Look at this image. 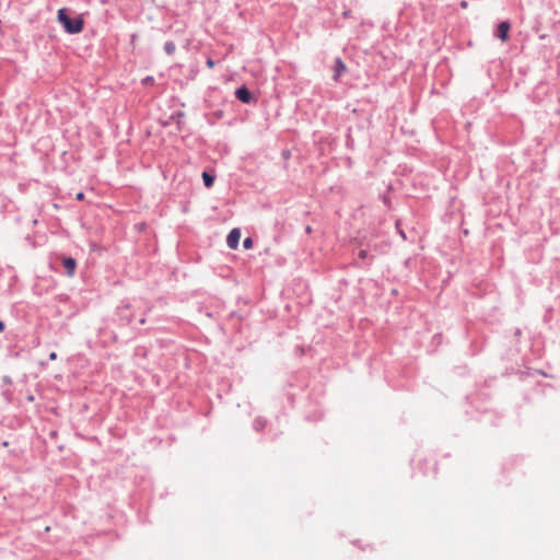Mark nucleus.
<instances>
[{
    "label": "nucleus",
    "instance_id": "nucleus-1",
    "mask_svg": "<svg viewBox=\"0 0 560 560\" xmlns=\"http://www.w3.org/2000/svg\"><path fill=\"white\" fill-rule=\"evenodd\" d=\"M58 21L69 34H78L83 30V20L81 18H77L74 20L70 19L66 9H60L58 11Z\"/></svg>",
    "mask_w": 560,
    "mask_h": 560
},
{
    "label": "nucleus",
    "instance_id": "nucleus-2",
    "mask_svg": "<svg viewBox=\"0 0 560 560\" xmlns=\"http://www.w3.org/2000/svg\"><path fill=\"white\" fill-rule=\"evenodd\" d=\"M240 238H241L240 229L235 228V229L231 230V232L229 233L228 238H226V243H228L229 247L232 249H236L238 246V243H240Z\"/></svg>",
    "mask_w": 560,
    "mask_h": 560
},
{
    "label": "nucleus",
    "instance_id": "nucleus-3",
    "mask_svg": "<svg viewBox=\"0 0 560 560\" xmlns=\"http://www.w3.org/2000/svg\"><path fill=\"white\" fill-rule=\"evenodd\" d=\"M510 23L504 21L498 25V37L504 43L509 39Z\"/></svg>",
    "mask_w": 560,
    "mask_h": 560
},
{
    "label": "nucleus",
    "instance_id": "nucleus-4",
    "mask_svg": "<svg viewBox=\"0 0 560 560\" xmlns=\"http://www.w3.org/2000/svg\"><path fill=\"white\" fill-rule=\"evenodd\" d=\"M235 95L242 103L247 104L252 101V93L245 86L238 88Z\"/></svg>",
    "mask_w": 560,
    "mask_h": 560
},
{
    "label": "nucleus",
    "instance_id": "nucleus-5",
    "mask_svg": "<svg viewBox=\"0 0 560 560\" xmlns=\"http://www.w3.org/2000/svg\"><path fill=\"white\" fill-rule=\"evenodd\" d=\"M62 265L66 269V272L69 277H72L74 275V271H75V267H77V262L73 258H65L63 261H62Z\"/></svg>",
    "mask_w": 560,
    "mask_h": 560
},
{
    "label": "nucleus",
    "instance_id": "nucleus-6",
    "mask_svg": "<svg viewBox=\"0 0 560 560\" xmlns=\"http://www.w3.org/2000/svg\"><path fill=\"white\" fill-rule=\"evenodd\" d=\"M347 67L341 59H337L335 62V75L334 79L338 80L339 77L346 71Z\"/></svg>",
    "mask_w": 560,
    "mask_h": 560
},
{
    "label": "nucleus",
    "instance_id": "nucleus-7",
    "mask_svg": "<svg viewBox=\"0 0 560 560\" xmlns=\"http://www.w3.org/2000/svg\"><path fill=\"white\" fill-rule=\"evenodd\" d=\"M202 179L207 188H210L214 183V176L210 175L208 172L202 173Z\"/></svg>",
    "mask_w": 560,
    "mask_h": 560
},
{
    "label": "nucleus",
    "instance_id": "nucleus-8",
    "mask_svg": "<svg viewBox=\"0 0 560 560\" xmlns=\"http://www.w3.org/2000/svg\"><path fill=\"white\" fill-rule=\"evenodd\" d=\"M243 246L246 249L252 248L253 247V240L250 237L245 238L244 242H243Z\"/></svg>",
    "mask_w": 560,
    "mask_h": 560
},
{
    "label": "nucleus",
    "instance_id": "nucleus-9",
    "mask_svg": "<svg viewBox=\"0 0 560 560\" xmlns=\"http://www.w3.org/2000/svg\"><path fill=\"white\" fill-rule=\"evenodd\" d=\"M359 257H360L361 259H365V258L368 257V252H366L365 249H361V250L359 252Z\"/></svg>",
    "mask_w": 560,
    "mask_h": 560
},
{
    "label": "nucleus",
    "instance_id": "nucleus-10",
    "mask_svg": "<svg viewBox=\"0 0 560 560\" xmlns=\"http://www.w3.org/2000/svg\"><path fill=\"white\" fill-rule=\"evenodd\" d=\"M207 66H208L209 68H213V67H214V61H213L212 59H208V61H207Z\"/></svg>",
    "mask_w": 560,
    "mask_h": 560
},
{
    "label": "nucleus",
    "instance_id": "nucleus-11",
    "mask_svg": "<svg viewBox=\"0 0 560 560\" xmlns=\"http://www.w3.org/2000/svg\"><path fill=\"white\" fill-rule=\"evenodd\" d=\"M172 46H173V45H172L171 43H170V44H166V46H165V49H166V51H167L168 54H171V52H172Z\"/></svg>",
    "mask_w": 560,
    "mask_h": 560
},
{
    "label": "nucleus",
    "instance_id": "nucleus-12",
    "mask_svg": "<svg viewBox=\"0 0 560 560\" xmlns=\"http://www.w3.org/2000/svg\"><path fill=\"white\" fill-rule=\"evenodd\" d=\"M77 199L80 200V201L83 200L84 199V194L83 192L77 194Z\"/></svg>",
    "mask_w": 560,
    "mask_h": 560
},
{
    "label": "nucleus",
    "instance_id": "nucleus-13",
    "mask_svg": "<svg viewBox=\"0 0 560 560\" xmlns=\"http://www.w3.org/2000/svg\"><path fill=\"white\" fill-rule=\"evenodd\" d=\"M49 359H50V360H56V359H57V353H56V352H51V353L49 354Z\"/></svg>",
    "mask_w": 560,
    "mask_h": 560
},
{
    "label": "nucleus",
    "instance_id": "nucleus-14",
    "mask_svg": "<svg viewBox=\"0 0 560 560\" xmlns=\"http://www.w3.org/2000/svg\"><path fill=\"white\" fill-rule=\"evenodd\" d=\"M152 81V78L148 77L143 80V83L148 84Z\"/></svg>",
    "mask_w": 560,
    "mask_h": 560
},
{
    "label": "nucleus",
    "instance_id": "nucleus-15",
    "mask_svg": "<svg viewBox=\"0 0 560 560\" xmlns=\"http://www.w3.org/2000/svg\"><path fill=\"white\" fill-rule=\"evenodd\" d=\"M4 330V323L0 320V332Z\"/></svg>",
    "mask_w": 560,
    "mask_h": 560
}]
</instances>
